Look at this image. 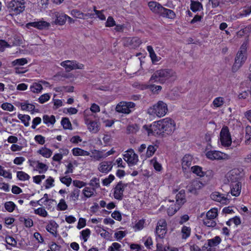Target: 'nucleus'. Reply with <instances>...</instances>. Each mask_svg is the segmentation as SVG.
<instances>
[{"mask_svg": "<svg viewBox=\"0 0 251 251\" xmlns=\"http://www.w3.org/2000/svg\"><path fill=\"white\" fill-rule=\"evenodd\" d=\"M203 184L198 179L192 180L187 186L189 192L194 194L197 193V191L203 186Z\"/></svg>", "mask_w": 251, "mask_h": 251, "instance_id": "obj_12", "label": "nucleus"}, {"mask_svg": "<svg viewBox=\"0 0 251 251\" xmlns=\"http://www.w3.org/2000/svg\"><path fill=\"white\" fill-rule=\"evenodd\" d=\"M207 158L210 160H220L227 158V155L221 151H210L206 153Z\"/></svg>", "mask_w": 251, "mask_h": 251, "instance_id": "obj_11", "label": "nucleus"}, {"mask_svg": "<svg viewBox=\"0 0 251 251\" xmlns=\"http://www.w3.org/2000/svg\"><path fill=\"white\" fill-rule=\"evenodd\" d=\"M50 97L48 94L42 95L39 98V101L41 103H43L48 100Z\"/></svg>", "mask_w": 251, "mask_h": 251, "instance_id": "obj_64", "label": "nucleus"}, {"mask_svg": "<svg viewBox=\"0 0 251 251\" xmlns=\"http://www.w3.org/2000/svg\"><path fill=\"white\" fill-rule=\"evenodd\" d=\"M224 103V98L222 97H217L213 101V104L215 107H220Z\"/></svg>", "mask_w": 251, "mask_h": 251, "instance_id": "obj_44", "label": "nucleus"}, {"mask_svg": "<svg viewBox=\"0 0 251 251\" xmlns=\"http://www.w3.org/2000/svg\"><path fill=\"white\" fill-rule=\"evenodd\" d=\"M176 78V72L171 69H163L158 71V81L163 83L166 80L174 81Z\"/></svg>", "mask_w": 251, "mask_h": 251, "instance_id": "obj_4", "label": "nucleus"}, {"mask_svg": "<svg viewBox=\"0 0 251 251\" xmlns=\"http://www.w3.org/2000/svg\"><path fill=\"white\" fill-rule=\"evenodd\" d=\"M231 194L232 195L237 197L241 193V182H236L230 184Z\"/></svg>", "mask_w": 251, "mask_h": 251, "instance_id": "obj_24", "label": "nucleus"}, {"mask_svg": "<svg viewBox=\"0 0 251 251\" xmlns=\"http://www.w3.org/2000/svg\"><path fill=\"white\" fill-rule=\"evenodd\" d=\"M85 123L90 132L96 133L100 130V124L99 122L90 120L88 118H85Z\"/></svg>", "mask_w": 251, "mask_h": 251, "instance_id": "obj_15", "label": "nucleus"}, {"mask_svg": "<svg viewBox=\"0 0 251 251\" xmlns=\"http://www.w3.org/2000/svg\"><path fill=\"white\" fill-rule=\"evenodd\" d=\"M182 238L186 239L190 235L191 228L186 226H183L181 229Z\"/></svg>", "mask_w": 251, "mask_h": 251, "instance_id": "obj_39", "label": "nucleus"}, {"mask_svg": "<svg viewBox=\"0 0 251 251\" xmlns=\"http://www.w3.org/2000/svg\"><path fill=\"white\" fill-rule=\"evenodd\" d=\"M193 160L192 156L190 154H186L182 159V167L186 171L191 165Z\"/></svg>", "mask_w": 251, "mask_h": 251, "instance_id": "obj_21", "label": "nucleus"}, {"mask_svg": "<svg viewBox=\"0 0 251 251\" xmlns=\"http://www.w3.org/2000/svg\"><path fill=\"white\" fill-rule=\"evenodd\" d=\"M60 181L65 184L67 186H69L71 184L72 179L70 177H68L67 176L64 177H61L60 178Z\"/></svg>", "mask_w": 251, "mask_h": 251, "instance_id": "obj_53", "label": "nucleus"}, {"mask_svg": "<svg viewBox=\"0 0 251 251\" xmlns=\"http://www.w3.org/2000/svg\"><path fill=\"white\" fill-rule=\"evenodd\" d=\"M37 152L45 158L50 157L52 153L51 150L46 147H42L37 151Z\"/></svg>", "mask_w": 251, "mask_h": 251, "instance_id": "obj_30", "label": "nucleus"}, {"mask_svg": "<svg viewBox=\"0 0 251 251\" xmlns=\"http://www.w3.org/2000/svg\"><path fill=\"white\" fill-rule=\"evenodd\" d=\"M89 185L92 186L91 188H94L96 191V189L100 187L99 179L96 177L92 178L89 183Z\"/></svg>", "mask_w": 251, "mask_h": 251, "instance_id": "obj_43", "label": "nucleus"}, {"mask_svg": "<svg viewBox=\"0 0 251 251\" xmlns=\"http://www.w3.org/2000/svg\"><path fill=\"white\" fill-rule=\"evenodd\" d=\"M92 157L97 160H99L101 158H105L104 154H102L101 151H95V153L91 156Z\"/></svg>", "mask_w": 251, "mask_h": 251, "instance_id": "obj_54", "label": "nucleus"}, {"mask_svg": "<svg viewBox=\"0 0 251 251\" xmlns=\"http://www.w3.org/2000/svg\"><path fill=\"white\" fill-rule=\"evenodd\" d=\"M5 241L8 244L13 247L16 246L17 243L16 240L13 237L10 236L5 237Z\"/></svg>", "mask_w": 251, "mask_h": 251, "instance_id": "obj_52", "label": "nucleus"}, {"mask_svg": "<svg viewBox=\"0 0 251 251\" xmlns=\"http://www.w3.org/2000/svg\"><path fill=\"white\" fill-rule=\"evenodd\" d=\"M34 139L36 142L40 145H43L45 142V138L40 135L35 136Z\"/></svg>", "mask_w": 251, "mask_h": 251, "instance_id": "obj_63", "label": "nucleus"}, {"mask_svg": "<svg viewBox=\"0 0 251 251\" xmlns=\"http://www.w3.org/2000/svg\"><path fill=\"white\" fill-rule=\"evenodd\" d=\"M54 17L55 18V23L59 25H63L65 23L68 16L62 13L54 12Z\"/></svg>", "mask_w": 251, "mask_h": 251, "instance_id": "obj_23", "label": "nucleus"}, {"mask_svg": "<svg viewBox=\"0 0 251 251\" xmlns=\"http://www.w3.org/2000/svg\"><path fill=\"white\" fill-rule=\"evenodd\" d=\"M21 109L23 110H26L28 111H30L33 112V111L35 109V106L33 104L30 103H22L21 104Z\"/></svg>", "mask_w": 251, "mask_h": 251, "instance_id": "obj_37", "label": "nucleus"}, {"mask_svg": "<svg viewBox=\"0 0 251 251\" xmlns=\"http://www.w3.org/2000/svg\"><path fill=\"white\" fill-rule=\"evenodd\" d=\"M175 124L170 118H165L158 121V136L165 137L173 133L175 130Z\"/></svg>", "mask_w": 251, "mask_h": 251, "instance_id": "obj_1", "label": "nucleus"}, {"mask_svg": "<svg viewBox=\"0 0 251 251\" xmlns=\"http://www.w3.org/2000/svg\"><path fill=\"white\" fill-rule=\"evenodd\" d=\"M237 171L236 170H232L228 174L227 178L228 181L230 183V184L235 183L236 182H240V176L237 174Z\"/></svg>", "mask_w": 251, "mask_h": 251, "instance_id": "obj_19", "label": "nucleus"}, {"mask_svg": "<svg viewBox=\"0 0 251 251\" xmlns=\"http://www.w3.org/2000/svg\"><path fill=\"white\" fill-rule=\"evenodd\" d=\"M37 168L38 169L39 173H43L46 172L48 169V167L45 164L37 161Z\"/></svg>", "mask_w": 251, "mask_h": 251, "instance_id": "obj_46", "label": "nucleus"}, {"mask_svg": "<svg viewBox=\"0 0 251 251\" xmlns=\"http://www.w3.org/2000/svg\"><path fill=\"white\" fill-rule=\"evenodd\" d=\"M208 246L209 247H215L218 245L221 242V239L219 236H216L214 238L207 240Z\"/></svg>", "mask_w": 251, "mask_h": 251, "instance_id": "obj_31", "label": "nucleus"}, {"mask_svg": "<svg viewBox=\"0 0 251 251\" xmlns=\"http://www.w3.org/2000/svg\"><path fill=\"white\" fill-rule=\"evenodd\" d=\"M176 202L180 207L186 201L185 193L184 190H180L176 197Z\"/></svg>", "mask_w": 251, "mask_h": 251, "instance_id": "obj_26", "label": "nucleus"}, {"mask_svg": "<svg viewBox=\"0 0 251 251\" xmlns=\"http://www.w3.org/2000/svg\"><path fill=\"white\" fill-rule=\"evenodd\" d=\"M113 166V163L111 161H104L100 162L98 167V170L102 173H108Z\"/></svg>", "mask_w": 251, "mask_h": 251, "instance_id": "obj_16", "label": "nucleus"}, {"mask_svg": "<svg viewBox=\"0 0 251 251\" xmlns=\"http://www.w3.org/2000/svg\"><path fill=\"white\" fill-rule=\"evenodd\" d=\"M158 14L163 17H166L171 19H174L176 17V14L172 10L163 7L158 3Z\"/></svg>", "mask_w": 251, "mask_h": 251, "instance_id": "obj_13", "label": "nucleus"}, {"mask_svg": "<svg viewBox=\"0 0 251 251\" xmlns=\"http://www.w3.org/2000/svg\"><path fill=\"white\" fill-rule=\"evenodd\" d=\"M58 208L60 210H65L67 209L68 206L67 204L66 203V202L64 200L61 199L59 203L58 204Z\"/></svg>", "mask_w": 251, "mask_h": 251, "instance_id": "obj_61", "label": "nucleus"}, {"mask_svg": "<svg viewBox=\"0 0 251 251\" xmlns=\"http://www.w3.org/2000/svg\"><path fill=\"white\" fill-rule=\"evenodd\" d=\"M138 130V128L136 125H129L126 128L128 134L135 133Z\"/></svg>", "mask_w": 251, "mask_h": 251, "instance_id": "obj_55", "label": "nucleus"}, {"mask_svg": "<svg viewBox=\"0 0 251 251\" xmlns=\"http://www.w3.org/2000/svg\"><path fill=\"white\" fill-rule=\"evenodd\" d=\"M126 186V184L123 183L122 182H120L117 184L114 192V197L116 199L121 200L123 199V192Z\"/></svg>", "mask_w": 251, "mask_h": 251, "instance_id": "obj_14", "label": "nucleus"}, {"mask_svg": "<svg viewBox=\"0 0 251 251\" xmlns=\"http://www.w3.org/2000/svg\"><path fill=\"white\" fill-rule=\"evenodd\" d=\"M114 178L115 177L113 175H110L107 178L102 180L103 185L104 186L109 185L114 179Z\"/></svg>", "mask_w": 251, "mask_h": 251, "instance_id": "obj_59", "label": "nucleus"}, {"mask_svg": "<svg viewBox=\"0 0 251 251\" xmlns=\"http://www.w3.org/2000/svg\"><path fill=\"white\" fill-rule=\"evenodd\" d=\"M60 65L67 72L75 69H82L84 68L83 64L77 63L75 61L66 60L62 62Z\"/></svg>", "mask_w": 251, "mask_h": 251, "instance_id": "obj_9", "label": "nucleus"}, {"mask_svg": "<svg viewBox=\"0 0 251 251\" xmlns=\"http://www.w3.org/2000/svg\"><path fill=\"white\" fill-rule=\"evenodd\" d=\"M17 176L20 180L25 181L28 180L30 178L29 176L23 171H18L17 173Z\"/></svg>", "mask_w": 251, "mask_h": 251, "instance_id": "obj_42", "label": "nucleus"}, {"mask_svg": "<svg viewBox=\"0 0 251 251\" xmlns=\"http://www.w3.org/2000/svg\"><path fill=\"white\" fill-rule=\"evenodd\" d=\"M217 216V208H212L207 212L206 218L203 220V224L208 227H215L216 222L214 220Z\"/></svg>", "mask_w": 251, "mask_h": 251, "instance_id": "obj_5", "label": "nucleus"}, {"mask_svg": "<svg viewBox=\"0 0 251 251\" xmlns=\"http://www.w3.org/2000/svg\"><path fill=\"white\" fill-rule=\"evenodd\" d=\"M156 122L153 123V125H151L150 126L148 125H144L143 128L145 129L148 133V135H150L157 130V126L155 125Z\"/></svg>", "mask_w": 251, "mask_h": 251, "instance_id": "obj_34", "label": "nucleus"}, {"mask_svg": "<svg viewBox=\"0 0 251 251\" xmlns=\"http://www.w3.org/2000/svg\"><path fill=\"white\" fill-rule=\"evenodd\" d=\"M27 60L26 58H22L16 59L11 63L13 66H23L27 63Z\"/></svg>", "mask_w": 251, "mask_h": 251, "instance_id": "obj_35", "label": "nucleus"}, {"mask_svg": "<svg viewBox=\"0 0 251 251\" xmlns=\"http://www.w3.org/2000/svg\"><path fill=\"white\" fill-rule=\"evenodd\" d=\"M167 231V227L159 228V226H158V237L160 238H164Z\"/></svg>", "mask_w": 251, "mask_h": 251, "instance_id": "obj_57", "label": "nucleus"}, {"mask_svg": "<svg viewBox=\"0 0 251 251\" xmlns=\"http://www.w3.org/2000/svg\"><path fill=\"white\" fill-rule=\"evenodd\" d=\"M124 160L129 164L134 165L138 161V156L133 150H128L124 154Z\"/></svg>", "mask_w": 251, "mask_h": 251, "instance_id": "obj_10", "label": "nucleus"}, {"mask_svg": "<svg viewBox=\"0 0 251 251\" xmlns=\"http://www.w3.org/2000/svg\"><path fill=\"white\" fill-rule=\"evenodd\" d=\"M1 107L4 110H6L8 111H12L14 109V106L10 103H3L1 104Z\"/></svg>", "mask_w": 251, "mask_h": 251, "instance_id": "obj_50", "label": "nucleus"}, {"mask_svg": "<svg viewBox=\"0 0 251 251\" xmlns=\"http://www.w3.org/2000/svg\"><path fill=\"white\" fill-rule=\"evenodd\" d=\"M220 141L222 145L224 147H228L231 145V138L227 126L223 127L221 130Z\"/></svg>", "mask_w": 251, "mask_h": 251, "instance_id": "obj_7", "label": "nucleus"}, {"mask_svg": "<svg viewBox=\"0 0 251 251\" xmlns=\"http://www.w3.org/2000/svg\"><path fill=\"white\" fill-rule=\"evenodd\" d=\"M72 153L74 156H89L90 152L78 148H74Z\"/></svg>", "mask_w": 251, "mask_h": 251, "instance_id": "obj_28", "label": "nucleus"}, {"mask_svg": "<svg viewBox=\"0 0 251 251\" xmlns=\"http://www.w3.org/2000/svg\"><path fill=\"white\" fill-rule=\"evenodd\" d=\"M157 82V75L153 74L152 76L151 77L149 81L148 84L145 86V89H149L150 90L152 91L153 93H155L157 91L156 85L154 83Z\"/></svg>", "mask_w": 251, "mask_h": 251, "instance_id": "obj_18", "label": "nucleus"}, {"mask_svg": "<svg viewBox=\"0 0 251 251\" xmlns=\"http://www.w3.org/2000/svg\"><path fill=\"white\" fill-rule=\"evenodd\" d=\"M90 230L88 228L83 230L81 232V237H82L84 242L87 241L88 238L90 236Z\"/></svg>", "mask_w": 251, "mask_h": 251, "instance_id": "obj_49", "label": "nucleus"}, {"mask_svg": "<svg viewBox=\"0 0 251 251\" xmlns=\"http://www.w3.org/2000/svg\"><path fill=\"white\" fill-rule=\"evenodd\" d=\"M18 117L22 121L25 126H29V121L30 120V117L29 116L27 115H22L19 114L18 115Z\"/></svg>", "mask_w": 251, "mask_h": 251, "instance_id": "obj_36", "label": "nucleus"}, {"mask_svg": "<svg viewBox=\"0 0 251 251\" xmlns=\"http://www.w3.org/2000/svg\"><path fill=\"white\" fill-rule=\"evenodd\" d=\"M168 111L167 104L162 101H158V117L165 116Z\"/></svg>", "mask_w": 251, "mask_h": 251, "instance_id": "obj_20", "label": "nucleus"}, {"mask_svg": "<svg viewBox=\"0 0 251 251\" xmlns=\"http://www.w3.org/2000/svg\"><path fill=\"white\" fill-rule=\"evenodd\" d=\"M191 170L193 173L200 177L204 176L205 175H208V174L211 175L212 173V171H208L206 172L202 171V168L199 166H194L192 167Z\"/></svg>", "mask_w": 251, "mask_h": 251, "instance_id": "obj_25", "label": "nucleus"}, {"mask_svg": "<svg viewBox=\"0 0 251 251\" xmlns=\"http://www.w3.org/2000/svg\"><path fill=\"white\" fill-rule=\"evenodd\" d=\"M73 183L75 186L79 188L85 186L86 184L85 182L78 180H74Z\"/></svg>", "mask_w": 251, "mask_h": 251, "instance_id": "obj_62", "label": "nucleus"}, {"mask_svg": "<svg viewBox=\"0 0 251 251\" xmlns=\"http://www.w3.org/2000/svg\"><path fill=\"white\" fill-rule=\"evenodd\" d=\"M43 122L46 124H50L53 125L55 122V117L53 115L49 116L44 115L43 117Z\"/></svg>", "mask_w": 251, "mask_h": 251, "instance_id": "obj_38", "label": "nucleus"}, {"mask_svg": "<svg viewBox=\"0 0 251 251\" xmlns=\"http://www.w3.org/2000/svg\"><path fill=\"white\" fill-rule=\"evenodd\" d=\"M83 194L86 198H90L94 196V193L96 192L94 188L89 187H86L83 190Z\"/></svg>", "mask_w": 251, "mask_h": 251, "instance_id": "obj_33", "label": "nucleus"}, {"mask_svg": "<svg viewBox=\"0 0 251 251\" xmlns=\"http://www.w3.org/2000/svg\"><path fill=\"white\" fill-rule=\"evenodd\" d=\"M24 0H12L8 4V8L14 12V14L18 15L25 10Z\"/></svg>", "mask_w": 251, "mask_h": 251, "instance_id": "obj_6", "label": "nucleus"}, {"mask_svg": "<svg viewBox=\"0 0 251 251\" xmlns=\"http://www.w3.org/2000/svg\"><path fill=\"white\" fill-rule=\"evenodd\" d=\"M58 225L54 221H51L46 226L47 230L51 234L54 235L56 233V230Z\"/></svg>", "mask_w": 251, "mask_h": 251, "instance_id": "obj_27", "label": "nucleus"}, {"mask_svg": "<svg viewBox=\"0 0 251 251\" xmlns=\"http://www.w3.org/2000/svg\"><path fill=\"white\" fill-rule=\"evenodd\" d=\"M147 50L150 53V56L151 58L152 63L153 64H155L156 61V56L152 47L151 46H148L147 47Z\"/></svg>", "mask_w": 251, "mask_h": 251, "instance_id": "obj_48", "label": "nucleus"}, {"mask_svg": "<svg viewBox=\"0 0 251 251\" xmlns=\"http://www.w3.org/2000/svg\"><path fill=\"white\" fill-rule=\"evenodd\" d=\"M247 46L246 43H243L240 47V50L237 52L235 58V62L232 66V71H237L245 62L247 57L245 55L246 53Z\"/></svg>", "mask_w": 251, "mask_h": 251, "instance_id": "obj_3", "label": "nucleus"}, {"mask_svg": "<svg viewBox=\"0 0 251 251\" xmlns=\"http://www.w3.org/2000/svg\"><path fill=\"white\" fill-rule=\"evenodd\" d=\"M212 200L222 203L223 204H227L229 200L227 198L225 197L223 194H220L217 192L212 193L210 195Z\"/></svg>", "mask_w": 251, "mask_h": 251, "instance_id": "obj_17", "label": "nucleus"}, {"mask_svg": "<svg viewBox=\"0 0 251 251\" xmlns=\"http://www.w3.org/2000/svg\"><path fill=\"white\" fill-rule=\"evenodd\" d=\"M4 207L7 211L11 212L14 210L16 205L13 202L10 201L5 203Z\"/></svg>", "mask_w": 251, "mask_h": 251, "instance_id": "obj_47", "label": "nucleus"}, {"mask_svg": "<svg viewBox=\"0 0 251 251\" xmlns=\"http://www.w3.org/2000/svg\"><path fill=\"white\" fill-rule=\"evenodd\" d=\"M159 205L160 207L159 210L160 211H167L168 215L169 216L174 215L181 207L174 200H170L162 201Z\"/></svg>", "mask_w": 251, "mask_h": 251, "instance_id": "obj_2", "label": "nucleus"}, {"mask_svg": "<svg viewBox=\"0 0 251 251\" xmlns=\"http://www.w3.org/2000/svg\"><path fill=\"white\" fill-rule=\"evenodd\" d=\"M135 106V104L132 102L121 101L119 102L116 107V111L118 113L129 114L131 112V108Z\"/></svg>", "mask_w": 251, "mask_h": 251, "instance_id": "obj_8", "label": "nucleus"}, {"mask_svg": "<svg viewBox=\"0 0 251 251\" xmlns=\"http://www.w3.org/2000/svg\"><path fill=\"white\" fill-rule=\"evenodd\" d=\"M35 213L45 217L47 216L48 213L46 210L42 207L38 208L35 210Z\"/></svg>", "mask_w": 251, "mask_h": 251, "instance_id": "obj_56", "label": "nucleus"}, {"mask_svg": "<svg viewBox=\"0 0 251 251\" xmlns=\"http://www.w3.org/2000/svg\"><path fill=\"white\" fill-rule=\"evenodd\" d=\"M203 8L202 4L198 1L191 0L190 9L193 12L201 11Z\"/></svg>", "mask_w": 251, "mask_h": 251, "instance_id": "obj_29", "label": "nucleus"}, {"mask_svg": "<svg viewBox=\"0 0 251 251\" xmlns=\"http://www.w3.org/2000/svg\"><path fill=\"white\" fill-rule=\"evenodd\" d=\"M27 25H31L39 29H43L49 27L50 25V24L49 23H48L46 21H40L38 22L29 23Z\"/></svg>", "mask_w": 251, "mask_h": 251, "instance_id": "obj_22", "label": "nucleus"}, {"mask_svg": "<svg viewBox=\"0 0 251 251\" xmlns=\"http://www.w3.org/2000/svg\"><path fill=\"white\" fill-rule=\"evenodd\" d=\"M30 90L33 93H39L43 89V87L41 84L38 83H34L30 86Z\"/></svg>", "mask_w": 251, "mask_h": 251, "instance_id": "obj_40", "label": "nucleus"}, {"mask_svg": "<svg viewBox=\"0 0 251 251\" xmlns=\"http://www.w3.org/2000/svg\"><path fill=\"white\" fill-rule=\"evenodd\" d=\"M71 15L77 18L82 19L84 18V14L77 10H73L71 11Z\"/></svg>", "mask_w": 251, "mask_h": 251, "instance_id": "obj_58", "label": "nucleus"}, {"mask_svg": "<svg viewBox=\"0 0 251 251\" xmlns=\"http://www.w3.org/2000/svg\"><path fill=\"white\" fill-rule=\"evenodd\" d=\"M156 149L154 146L152 145L149 146L147 150L146 156L147 157H151L154 153Z\"/></svg>", "mask_w": 251, "mask_h": 251, "instance_id": "obj_51", "label": "nucleus"}, {"mask_svg": "<svg viewBox=\"0 0 251 251\" xmlns=\"http://www.w3.org/2000/svg\"><path fill=\"white\" fill-rule=\"evenodd\" d=\"M246 135L245 138L246 139L245 141L246 144H249L250 141L251 139V126H246Z\"/></svg>", "mask_w": 251, "mask_h": 251, "instance_id": "obj_45", "label": "nucleus"}, {"mask_svg": "<svg viewBox=\"0 0 251 251\" xmlns=\"http://www.w3.org/2000/svg\"><path fill=\"white\" fill-rule=\"evenodd\" d=\"M61 125L65 129H71L72 124L68 118H63L61 120Z\"/></svg>", "mask_w": 251, "mask_h": 251, "instance_id": "obj_41", "label": "nucleus"}, {"mask_svg": "<svg viewBox=\"0 0 251 251\" xmlns=\"http://www.w3.org/2000/svg\"><path fill=\"white\" fill-rule=\"evenodd\" d=\"M115 25V21L114 19L111 16L108 17L105 23V26L112 27Z\"/></svg>", "mask_w": 251, "mask_h": 251, "instance_id": "obj_60", "label": "nucleus"}, {"mask_svg": "<svg viewBox=\"0 0 251 251\" xmlns=\"http://www.w3.org/2000/svg\"><path fill=\"white\" fill-rule=\"evenodd\" d=\"M80 190L78 189H74L68 196L67 199H69L70 201H76L78 200Z\"/></svg>", "mask_w": 251, "mask_h": 251, "instance_id": "obj_32", "label": "nucleus"}]
</instances>
